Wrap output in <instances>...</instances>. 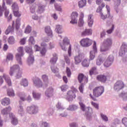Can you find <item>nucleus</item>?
Segmentation results:
<instances>
[{
    "label": "nucleus",
    "instance_id": "obj_52",
    "mask_svg": "<svg viewBox=\"0 0 127 127\" xmlns=\"http://www.w3.org/2000/svg\"><path fill=\"white\" fill-rule=\"evenodd\" d=\"M107 60L110 61L111 63L113 64L115 60V58L113 55H110L107 59Z\"/></svg>",
    "mask_w": 127,
    "mask_h": 127
},
{
    "label": "nucleus",
    "instance_id": "obj_5",
    "mask_svg": "<svg viewBox=\"0 0 127 127\" xmlns=\"http://www.w3.org/2000/svg\"><path fill=\"white\" fill-rule=\"evenodd\" d=\"M79 105L80 106V108L82 110V111H86V113L85 114V117L87 120H91V118H92V109L91 108V107H87L86 108V106L83 103L79 102Z\"/></svg>",
    "mask_w": 127,
    "mask_h": 127
},
{
    "label": "nucleus",
    "instance_id": "obj_60",
    "mask_svg": "<svg viewBox=\"0 0 127 127\" xmlns=\"http://www.w3.org/2000/svg\"><path fill=\"white\" fill-rule=\"evenodd\" d=\"M66 73L67 74V77H70L71 76V69H70V68L67 67L66 68Z\"/></svg>",
    "mask_w": 127,
    "mask_h": 127
},
{
    "label": "nucleus",
    "instance_id": "obj_11",
    "mask_svg": "<svg viewBox=\"0 0 127 127\" xmlns=\"http://www.w3.org/2000/svg\"><path fill=\"white\" fill-rule=\"evenodd\" d=\"M124 87L125 84H124V82L122 80H118L114 84V90L116 91V92H119V91H121L122 89H124Z\"/></svg>",
    "mask_w": 127,
    "mask_h": 127
},
{
    "label": "nucleus",
    "instance_id": "obj_55",
    "mask_svg": "<svg viewBox=\"0 0 127 127\" xmlns=\"http://www.w3.org/2000/svg\"><path fill=\"white\" fill-rule=\"evenodd\" d=\"M55 7L56 8V10L58 11H61L62 12V8H61V6L58 4H55Z\"/></svg>",
    "mask_w": 127,
    "mask_h": 127
},
{
    "label": "nucleus",
    "instance_id": "obj_25",
    "mask_svg": "<svg viewBox=\"0 0 127 127\" xmlns=\"http://www.w3.org/2000/svg\"><path fill=\"white\" fill-rule=\"evenodd\" d=\"M79 26H83L84 25V13L81 12L80 14V17L78 20Z\"/></svg>",
    "mask_w": 127,
    "mask_h": 127
},
{
    "label": "nucleus",
    "instance_id": "obj_1",
    "mask_svg": "<svg viewBox=\"0 0 127 127\" xmlns=\"http://www.w3.org/2000/svg\"><path fill=\"white\" fill-rule=\"evenodd\" d=\"M98 53V48L97 47V43L96 41L93 42V44L92 45V50L90 51L89 53V58L90 60H88L85 59L82 62V65L83 67H89V64L90 63V60H94L95 57H96V54Z\"/></svg>",
    "mask_w": 127,
    "mask_h": 127
},
{
    "label": "nucleus",
    "instance_id": "obj_14",
    "mask_svg": "<svg viewBox=\"0 0 127 127\" xmlns=\"http://www.w3.org/2000/svg\"><path fill=\"white\" fill-rule=\"evenodd\" d=\"M78 12L76 11L72 12L71 13V20L70 21L71 24H77L78 23Z\"/></svg>",
    "mask_w": 127,
    "mask_h": 127
},
{
    "label": "nucleus",
    "instance_id": "obj_47",
    "mask_svg": "<svg viewBox=\"0 0 127 127\" xmlns=\"http://www.w3.org/2000/svg\"><path fill=\"white\" fill-rule=\"evenodd\" d=\"M103 62H104L103 59H102V58H99L96 60V64L98 65V66H100V65H102Z\"/></svg>",
    "mask_w": 127,
    "mask_h": 127
},
{
    "label": "nucleus",
    "instance_id": "obj_16",
    "mask_svg": "<svg viewBox=\"0 0 127 127\" xmlns=\"http://www.w3.org/2000/svg\"><path fill=\"white\" fill-rule=\"evenodd\" d=\"M9 117L11 119V124L13 126H16L18 124V120L17 118L15 117V115H14L12 113H10L9 114Z\"/></svg>",
    "mask_w": 127,
    "mask_h": 127
},
{
    "label": "nucleus",
    "instance_id": "obj_40",
    "mask_svg": "<svg viewBox=\"0 0 127 127\" xmlns=\"http://www.w3.org/2000/svg\"><path fill=\"white\" fill-rule=\"evenodd\" d=\"M20 83L23 87H27L28 86V81L25 78L22 79Z\"/></svg>",
    "mask_w": 127,
    "mask_h": 127
},
{
    "label": "nucleus",
    "instance_id": "obj_64",
    "mask_svg": "<svg viewBox=\"0 0 127 127\" xmlns=\"http://www.w3.org/2000/svg\"><path fill=\"white\" fill-rule=\"evenodd\" d=\"M122 124L124 125L126 127H127V118H124L122 119Z\"/></svg>",
    "mask_w": 127,
    "mask_h": 127
},
{
    "label": "nucleus",
    "instance_id": "obj_4",
    "mask_svg": "<svg viewBox=\"0 0 127 127\" xmlns=\"http://www.w3.org/2000/svg\"><path fill=\"white\" fill-rule=\"evenodd\" d=\"M112 45H113V39L111 38L105 39L101 45V52H106V51L110 50Z\"/></svg>",
    "mask_w": 127,
    "mask_h": 127
},
{
    "label": "nucleus",
    "instance_id": "obj_37",
    "mask_svg": "<svg viewBox=\"0 0 127 127\" xmlns=\"http://www.w3.org/2000/svg\"><path fill=\"white\" fill-rule=\"evenodd\" d=\"M78 109V106L76 105H70L67 108V111H71V112H74V111H76Z\"/></svg>",
    "mask_w": 127,
    "mask_h": 127
},
{
    "label": "nucleus",
    "instance_id": "obj_38",
    "mask_svg": "<svg viewBox=\"0 0 127 127\" xmlns=\"http://www.w3.org/2000/svg\"><path fill=\"white\" fill-rule=\"evenodd\" d=\"M7 42L9 44H14L15 43V39L13 36H10L7 39Z\"/></svg>",
    "mask_w": 127,
    "mask_h": 127
},
{
    "label": "nucleus",
    "instance_id": "obj_13",
    "mask_svg": "<svg viewBox=\"0 0 127 127\" xmlns=\"http://www.w3.org/2000/svg\"><path fill=\"white\" fill-rule=\"evenodd\" d=\"M127 52V43L123 42L119 51L120 56H124Z\"/></svg>",
    "mask_w": 127,
    "mask_h": 127
},
{
    "label": "nucleus",
    "instance_id": "obj_29",
    "mask_svg": "<svg viewBox=\"0 0 127 127\" xmlns=\"http://www.w3.org/2000/svg\"><path fill=\"white\" fill-rule=\"evenodd\" d=\"M97 79L100 82L105 83L107 81V76L105 75H99L97 76Z\"/></svg>",
    "mask_w": 127,
    "mask_h": 127
},
{
    "label": "nucleus",
    "instance_id": "obj_31",
    "mask_svg": "<svg viewBox=\"0 0 127 127\" xmlns=\"http://www.w3.org/2000/svg\"><path fill=\"white\" fill-rule=\"evenodd\" d=\"M24 55H21L19 53H17L16 54V60L17 61V62L20 64V65H21L22 64V61H21V58L23 57Z\"/></svg>",
    "mask_w": 127,
    "mask_h": 127
},
{
    "label": "nucleus",
    "instance_id": "obj_19",
    "mask_svg": "<svg viewBox=\"0 0 127 127\" xmlns=\"http://www.w3.org/2000/svg\"><path fill=\"white\" fill-rule=\"evenodd\" d=\"M14 31V21H13L12 26H9L5 31L6 35H8L9 33H12Z\"/></svg>",
    "mask_w": 127,
    "mask_h": 127
},
{
    "label": "nucleus",
    "instance_id": "obj_62",
    "mask_svg": "<svg viewBox=\"0 0 127 127\" xmlns=\"http://www.w3.org/2000/svg\"><path fill=\"white\" fill-rule=\"evenodd\" d=\"M46 49L45 48H44L42 49L41 50H40V54H41L42 56H44V55L46 54Z\"/></svg>",
    "mask_w": 127,
    "mask_h": 127
},
{
    "label": "nucleus",
    "instance_id": "obj_30",
    "mask_svg": "<svg viewBox=\"0 0 127 127\" xmlns=\"http://www.w3.org/2000/svg\"><path fill=\"white\" fill-rule=\"evenodd\" d=\"M45 10V6H44L43 4H40L38 5V9H37L38 13H42L44 12Z\"/></svg>",
    "mask_w": 127,
    "mask_h": 127
},
{
    "label": "nucleus",
    "instance_id": "obj_8",
    "mask_svg": "<svg viewBox=\"0 0 127 127\" xmlns=\"http://www.w3.org/2000/svg\"><path fill=\"white\" fill-rule=\"evenodd\" d=\"M39 111L38 106L37 105H32L30 106H28L26 108V112L30 115H36Z\"/></svg>",
    "mask_w": 127,
    "mask_h": 127
},
{
    "label": "nucleus",
    "instance_id": "obj_9",
    "mask_svg": "<svg viewBox=\"0 0 127 127\" xmlns=\"http://www.w3.org/2000/svg\"><path fill=\"white\" fill-rule=\"evenodd\" d=\"M80 45L82 46V47H90L91 45H92L93 43V40L86 38H84L82 39L80 42Z\"/></svg>",
    "mask_w": 127,
    "mask_h": 127
},
{
    "label": "nucleus",
    "instance_id": "obj_43",
    "mask_svg": "<svg viewBox=\"0 0 127 127\" xmlns=\"http://www.w3.org/2000/svg\"><path fill=\"white\" fill-rule=\"evenodd\" d=\"M120 97L122 98L124 101H127V92H123L120 94Z\"/></svg>",
    "mask_w": 127,
    "mask_h": 127
},
{
    "label": "nucleus",
    "instance_id": "obj_21",
    "mask_svg": "<svg viewBox=\"0 0 127 127\" xmlns=\"http://www.w3.org/2000/svg\"><path fill=\"white\" fill-rule=\"evenodd\" d=\"M106 8L107 10V14L105 15L103 14V13H101V14H100L101 19H103V20H105V19H106L107 17H109L110 16V6L106 5Z\"/></svg>",
    "mask_w": 127,
    "mask_h": 127
},
{
    "label": "nucleus",
    "instance_id": "obj_7",
    "mask_svg": "<svg viewBox=\"0 0 127 127\" xmlns=\"http://www.w3.org/2000/svg\"><path fill=\"white\" fill-rule=\"evenodd\" d=\"M104 92H105V88L103 86L95 87L93 89V96L96 98H98L104 94Z\"/></svg>",
    "mask_w": 127,
    "mask_h": 127
},
{
    "label": "nucleus",
    "instance_id": "obj_41",
    "mask_svg": "<svg viewBox=\"0 0 127 127\" xmlns=\"http://www.w3.org/2000/svg\"><path fill=\"white\" fill-rule=\"evenodd\" d=\"M25 50L27 53L29 54V55H33V51H32V47H26Z\"/></svg>",
    "mask_w": 127,
    "mask_h": 127
},
{
    "label": "nucleus",
    "instance_id": "obj_26",
    "mask_svg": "<svg viewBox=\"0 0 127 127\" xmlns=\"http://www.w3.org/2000/svg\"><path fill=\"white\" fill-rule=\"evenodd\" d=\"M87 23L89 27H92L94 24V19H93V15L89 14L88 17Z\"/></svg>",
    "mask_w": 127,
    "mask_h": 127
},
{
    "label": "nucleus",
    "instance_id": "obj_10",
    "mask_svg": "<svg viewBox=\"0 0 127 127\" xmlns=\"http://www.w3.org/2000/svg\"><path fill=\"white\" fill-rule=\"evenodd\" d=\"M3 11H5V17H7L8 14H9V10L7 9L5 6V2L4 0H3V3L2 6H0V17L2 16V13Z\"/></svg>",
    "mask_w": 127,
    "mask_h": 127
},
{
    "label": "nucleus",
    "instance_id": "obj_18",
    "mask_svg": "<svg viewBox=\"0 0 127 127\" xmlns=\"http://www.w3.org/2000/svg\"><path fill=\"white\" fill-rule=\"evenodd\" d=\"M33 84L36 87V88H42L43 84H42V81L41 79L36 78L35 79L33 80Z\"/></svg>",
    "mask_w": 127,
    "mask_h": 127
},
{
    "label": "nucleus",
    "instance_id": "obj_42",
    "mask_svg": "<svg viewBox=\"0 0 127 127\" xmlns=\"http://www.w3.org/2000/svg\"><path fill=\"white\" fill-rule=\"evenodd\" d=\"M42 78L44 83H45L46 86H47L49 82L48 76H47L46 74H44L42 76Z\"/></svg>",
    "mask_w": 127,
    "mask_h": 127
},
{
    "label": "nucleus",
    "instance_id": "obj_58",
    "mask_svg": "<svg viewBox=\"0 0 127 127\" xmlns=\"http://www.w3.org/2000/svg\"><path fill=\"white\" fill-rule=\"evenodd\" d=\"M64 60L66 64H70V59L68 57L67 55H64Z\"/></svg>",
    "mask_w": 127,
    "mask_h": 127
},
{
    "label": "nucleus",
    "instance_id": "obj_23",
    "mask_svg": "<svg viewBox=\"0 0 127 127\" xmlns=\"http://www.w3.org/2000/svg\"><path fill=\"white\" fill-rule=\"evenodd\" d=\"M0 103L2 106H8L10 104V99L8 98H4L0 100Z\"/></svg>",
    "mask_w": 127,
    "mask_h": 127
},
{
    "label": "nucleus",
    "instance_id": "obj_54",
    "mask_svg": "<svg viewBox=\"0 0 127 127\" xmlns=\"http://www.w3.org/2000/svg\"><path fill=\"white\" fill-rule=\"evenodd\" d=\"M97 4H101L102 7H105V3L103 2V0H96Z\"/></svg>",
    "mask_w": 127,
    "mask_h": 127
},
{
    "label": "nucleus",
    "instance_id": "obj_59",
    "mask_svg": "<svg viewBox=\"0 0 127 127\" xmlns=\"http://www.w3.org/2000/svg\"><path fill=\"white\" fill-rule=\"evenodd\" d=\"M13 58V56L12 55V54L8 53L7 55V56H6L7 60H9V61H10V60H12Z\"/></svg>",
    "mask_w": 127,
    "mask_h": 127
},
{
    "label": "nucleus",
    "instance_id": "obj_3",
    "mask_svg": "<svg viewBox=\"0 0 127 127\" xmlns=\"http://www.w3.org/2000/svg\"><path fill=\"white\" fill-rule=\"evenodd\" d=\"M59 45L62 50H63L64 51H66L67 48H66V46H67V45H69L68 50V54L69 57H71V56L72 55L71 54L72 49L71 47V45L70 44V41L69 40V39H68V38L67 37H64L63 40V42H59Z\"/></svg>",
    "mask_w": 127,
    "mask_h": 127
},
{
    "label": "nucleus",
    "instance_id": "obj_12",
    "mask_svg": "<svg viewBox=\"0 0 127 127\" xmlns=\"http://www.w3.org/2000/svg\"><path fill=\"white\" fill-rule=\"evenodd\" d=\"M2 78H3V79H4L6 83H7V84H8V86H11V85H12L11 79H10V77H9V76H8V75H7L5 73H4L3 74L2 76H0V86L2 84H3V79H2Z\"/></svg>",
    "mask_w": 127,
    "mask_h": 127
},
{
    "label": "nucleus",
    "instance_id": "obj_2",
    "mask_svg": "<svg viewBox=\"0 0 127 127\" xmlns=\"http://www.w3.org/2000/svg\"><path fill=\"white\" fill-rule=\"evenodd\" d=\"M9 75L10 76H14L16 79H20L21 75H22V71L20 70L18 65H14L10 68Z\"/></svg>",
    "mask_w": 127,
    "mask_h": 127
},
{
    "label": "nucleus",
    "instance_id": "obj_61",
    "mask_svg": "<svg viewBox=\"0 0 127 127\" xmlns=\"http://www.w3.org/2000/svg\"><path fill=\"white\" fill-rule=\"evenodd\" d=\"M68 88V87L67 85H64L61 86V89L62 92H65Z\"/></svg>",
    "mask_w": 127,
    "mask_h": 127
},
{
    "label": "nucleus",
    "instance_id": "obj_46",
    "mask_svg": "<svg viewBox=\"0 0 127 127\" xmlns=\"http://www.w3.org/2000/svg\"><path fill=\"white\" fill-rule=\"evenodd\" d=\"M19 26H20V18H18L16 20V30H18L19 28Z\"/></svg>",
    "mask_w": 127,
    "mask_h": 127
},
{
    "label": "nucleus",
    "instance_id": "obj_57",
    "mask_svg": "<svg viewBox=\"0 0 127 127\" xmlns=\"http://www.w3.org/2000/svg\"><path fill=\"white\" fill-rule=\"evenodd\" d=\"M97 70V67H92L90 70L89 71V74L90 76H92L94 73H95V71Z\"/></svg>",
    "mask_w": 127,
    "mask_h": 127
},
{
    "label": "nucleus",
    "instance_id": "obj_20",
    "mask_svg": "<svg viewBox=\"0 0 127 127\" xmlns=\"http://www.w3.org/2000/svg\"><path fill=\"white\" fill-rule=\"evenodd\" d=\"M54 92V89L52 87H50L47 89L45 92V96L47 98H51L53 96V93Z\"/></svg>",
    "mask_w": 127,
    "mask_h": 127
},
{
    "label": "nucleus",
    "instance_id": "obj_53",
    "mask_svg": "<svg viewBox=\"0 0 127 127\" xmlns=\"http://www.w3.org/2000/svg\"><path fill=\"white\" fill-rule=\"evenodd\" d=\"M107 60L110 61L111 63L113 64L115 60V58L113 55H110L107 59Z\"/></svg>",
    "mask_w": 127,
    "mask_h": 127
},
{
    "label": "nucleus",
    "instance_id": "obj_33",
    "mask_svg": "<svg viewBox=\"0 0 127 127\" xmlns=\"http://www.w3.org/2000/svg\"><path fill=\"white\" fill-rule=\"evenodd\" d=\"M87 4V1L86 0H80L78 2V6L79 8H83L84 6H86Z\"/></svg>",
    "mask_w": 127,
    "mask_h": 127
},
{
    "label": "nucleus",
    "instance_id": "obj_49",
    "mask_svg": "<svg viewBox=\"0 0 127 127\" xmlns=\"http://www.w3.org/2000/svg\"><path fill=\"white\" fill-rule=\"evenodd\" d=\"M18 53L21 55H24V52L23 51V47H19L17 49Z\"/></svg>",
    "mask_w": 127,
    "mask_h": 127
},
{
    "label": "nucleus",
    "instance_id": "obj_22",
    "mask_svg": "<svg viewBox=\"0 0 127 127\" xmlns=\"http://www.w3.org/2000/svg\"><path fill=\"white\" fill-rule=\"evenodd\" d=\"M10 111H11V107L8 106L1 110V114L2 115V116H7Z\"/></svg>",
    "mask_w": 127,
    "mask_h": 127
},
{
    "label": "nucleus",
    "instance_id": "obj_51",
    "mask_svg": "<svg viewBox=\"0 0 127 127\" xmlns=\"http://www.w3.org/2000/svg\"><path fill=\"white\" fill-rule=\"evenodd\" d=\"M31 27L29 25H28L25 30V33H26L27 34L30 33V32H31Z\"/></svg>",
    "mask_w": 127,
    "mask_h": 127
},
{
    "label": "nucleus",
    "instance_id": "obj_63",
    "mask_svg": "<svg viewBox=\"0 0 127 127\" xmlns=\"http://www.w3.org/2000/svg\"><path fill=\"white\" fill-rule=\"evenodd\" d=\"M41 127H50V126L47 122H44L42 123Z\"/></svg>",
    "mask_w": 127,
    "mask_h": 127
},
{
    "label": "nucleus",
    "instance_id": "obj_48",
    "mask_svg": "<svg viewBox=\"0 0 127 127\" xmlns=\"http://www.w3.org/2000/svg\"><path fill=\"white\" fill-rule=\"evenodd\" d=\"M12 9L13 11H14L15 10H18V6L17 5V3L15 2L12 4Z\"/></svg>",
    "mask_w": 127,
    "mask_h": 127
},
{
    "label": "nucleus",
    "instance_id": "obj_24",
    "mask_svg": "<svg viewBox=\"0 0 127 127\" xmlns=\"http://www.w3.org/2000/svg\"><path fill=\"white\" fill-rule=\"evenodd\" d=\"M34 62V56L33 55H29L27 59V64L29 66L32 65Z\"/></svg>",
    "mask_w": 127,
    "mask_h": 127
},
{
    "label": "nucleus",
    "instance_id": "obj_45",
    "mask_svg": "<svg viewBox=\"0 0 127 127\" xmlns=\"http://www.w3.org/2000/svg\"><path fill=\"white\" fill-rule=\"evenodd\" d=\"M112 64H113L112 63H111V62H110V61H108V60H106L104 64V66L105 67H110V66H111Z\"/></svg>",
    "mask_w": 127,
    "mask_h": 127
},
{
    "label": "nucleus",
    "instance_id": "obj_28",
    "mask_svg": "<svg viewBox=\"0 0 127 127\" xmlns=\"http://www.w3.org/2000/svg\"><path fill=\"white\" fill-rule=\"evenodd\" d=\"M32 95L34 99L37 101L40 100L41 98V94L36 92L35 91L32 92Z\"/></svg>",
    "mask_w": 127,
    "mask_h": 127
},
{
    "label": "nucleus",
    "instance_id": "obj_6",
    "mask_svg": "<svg viewBox=\"0 0 127 127\" xmlns=\"http://www.w3.org/2000/svg\"><path fill=\"white\" fill-rule=\"evenodd\" d=\"M78 92V90L75 88L73 87L72 90L68 91L67 93L66 100L68 102H72L73 99L76 98V93Z\"/></svg>",
    "mask_w": 127,
    "mask_h": 127
},
{
    "label": "nucleus",
    "instance_id": "obj_44",
    "mask_svg": "<svg viewBox=\"0 0 127 127\" xmlns=\"http://www.w3.org/2000/svg\"><path fill=\"white\" fill-rule=\"evenodd\" d=\"M100 116L102 120H103L104 122H108L109 121V119L106 115L103 114V113H101Z\"/></svg>",
    "mask_w": 127,
    "mask_h": 127
},
{
    "label": "nucleus",
    "instance_id": "obj_32",
    "mask_svg": "<svg viewBox=\"0 0 127 127\" xmlns=\"http://www.w3.org/2000/svg\"><path fill=\"white\" fill-rule=\"evenodd\" d=\"M45 31L48 36H52V30L50 26H46L45 28Z\"/></svg>",
    "mask_w": 127,
    "mask_h": 127
},
{
    "label": "nucleus",
    "instance_id": "obj_15",
    "mask_svg": "<svg viewBox=\"0 0 127 127\" xmlns=\"http://www.w3.org/2000/svg\"><path fill=\"white\" fill-rule=\"evenodd\" d=\"M85 55L83 54H79L76 55L74 57V63L76 65H78L79 63L82 62V59H84Z\"/></svg>",
    "mask_w": 127,
    "mask_h": 127
},
{
    "label": "nucleus",
    "instance_id": "obj_35",
    "mask_svg": "<svg viewBox=\"0 0 127 127\" xmlns=\"http://www.w3.org/2000/svg\"><path fill=\"white\" fill-rule=\"evenodd\" d=\"M7 95L9 97H14L15 96L14 91L12 88H9L7 90Z\"/></svg>",
    "mask_w": 127,
    "mask_h": 127
},
{
    "label": "nucleus",
    "instance_id": "obj_34",
    "mask_svg": "<svg viewBox=\"0 0 127 127\" xmlns=\"http://www.w3.org/2000/svg\"><path fill=\"white\" fill-rule=\"evenodd\" d=\"M53 57L51 59L50 62L51 64H56L58 59V57L56 54H53Z\"/></svg>",
    "mask_w": 127,
    "mask_h": 127
},
{
    "label": "nucleus",
    "instance_id": "obj_56",
    "mask_svg": "<svg viewBox=\"0 0 127 127\" xmlns=\"http://www.w3.org/2000/svg\"><path fill=\"white\" fill-rule=\"evenodd\" d=\"M41 18V17L38 16L36 14H34L32 15V19H33V20H40Z\"/></svg>",
    "mask_w": 127,
    "mask_h": 127
},
{
    "label": "nucleus",
    "instance_id": "obj_39",
    "mask_svg": "<svg viewBox=\"0 0 127 127\" xmlns=\"http://www.w3.org/2000/svg\"><path fill=\"white\" fill-rule=\"evenodd\" d=\"M56 30H57V32L58 33L61 34L64 32V30L63 29L62 25H57L56 26Z\"/></svg>",
    "mask_w": 127,
    "mask_h": 127
},
{
    "label": "nucleus",
    "instance_id": "obj_27",
    "mask_svg": "<svg viewBox=\"0 0 127 127\" xmlns=\"http://www.w3.org/2000/svg\"><path fill=\"white\" fill-rule=\"evenodd\" d=\"M92 30L91 29H86L83 31L82 33V36H88L89 35H92Z\"/></svg>",
    "mask_w": 127,
    "mask_h": 127
},
{
    "label": "nucleus",
    "instance_id": "obj_36",
    "mask_svg": "<svg viewBox=\"0 0 127 127\" xmlns=\"http://www.w3.org/2000/svg\"><path fill=\"white\" fill-rule=\"evenodd\" d=\"M17 113L21 117L24 115V110H23V107L22 106H19L18 108Z\"/></svg>",
    "mask_w": 127,
    "mask_h": 127
},
{
    "label": "nucleus",
    "instance_id": "obj_50",
    "mask_svg": "<svg viewBox=\"0 0 127 127\" xmlns=\"http://www.w3.org/2000/svg\"><path fill=\"white\" fill-rule=\"evenodd\" d=\"M56 107L58 110H60V111H62L64 110V107L63 106H62V104H61V103L58 102V103L56 105Z\"/></svg>",
    "mask_w": 127,
    "mask_h": 127
},
{
    "label": "nucleus",
    "instance_id": "obj_17",
    "mask_svg": "<svg viewBox=\"0 0 127 127\" xmlns=\"http://www.w3.org/2000/svg\"><path fill=\"white\" fill-rule=\"evenodd\" d=\"M78 81L79 83H83V84H86L88 83V78L84 76L82 73H80L78 77Z\"/></svg>",
    "mask_w": 127,
    "mask_h": 127
}]
</instances>
